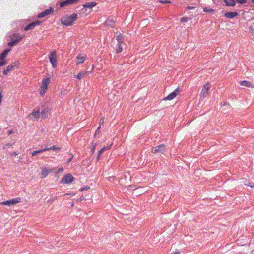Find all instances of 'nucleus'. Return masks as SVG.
I'll return each mask as SVG.
<instances>
[{"mask_svg": "<svg viewBox=\"0 0 254 254\" xmlns=\"http://www.w3.org/2000/svg\"><path fill=\"white\" fill-rule=\"evenodd\" d=\"M159 2L161 3H163V4L170 3H171L170 1H169V0H165V1L160 0Z\"/></svg>", "mask_w": 254, "mask_h": 254, "instance_id": "nucleus-35", "label": "nucleus"}, {"mask_svg": "<svg viewBox=\"0 0 254 254\" xmlns=\"http://www.w3.org/2000/svg\"><path fill=\"white\" fill-rule=\"evenodd\" d=\"M48 111H49V109H48V108H47V107H44L42 109L41 112V116L42 118H45L46 117L47 114V113L48 112Z\"/></svg>", "mask_w": 254, "mask_h": 254, "instance_id": "nucleus-17", "label": "nucleus"}, {"mask_svg": "<svg viewBox=\"0 0 254 254\" xmlns=\"http://www.w3.org/2000/svg\"><path fill=\"white\" fill-rule=\"evenodd\" d=\"M44 151H45L44 149H40V150H36V151H34L33 152H32L31 154H32V156H35L38 153H41Z\"/></svg>", "mask_w": 254, "mask_h": 254, "instance_id": "nucleus-29", "label": "nucleus"}, {"mask_svg": "<svg viewBox=\"0 0 254 254\" xmlns=\"http://www.w3.org/2000/svg\"><path fill=\"white\" fill-rule=\"evenodd\" d=\"M252 1L254 4V0H252Z\"/></svg>", "mask_w": 254, "mask_h": 254, "instance_id": "nucleus-46", "label": "nucleus"}, {"mask_svg": "<svg viewBox=\"0 0 254 254\" xmlns=\"http://www.w3.org/2000/svg\"><path fill=\"white\" fill-rule=\"evenodd\" d=\"M129 188L130 190H135V187L134 186L130 185L129 186Z\"/></svg>", "mask_w": 254, "mask_h": 254, "instance_id": "nucleus-38", "label": "nucleus"}, {"mask_svg": "<svg viewBox=\"0 0 254 254\" xmlns=\"http://www.w3.org/2000/svg\"><path fill=\"white\" fill-rule=\"evenodd\" d=\"M77 59L78 60V62L77 63V65L83 63L85 60V58L83 56L80 55L78 56L77 57Z\"/></svg>", "mask_w": 254, "mask_h": 254, "instance_id": "nucleus-22", "label": "nucleus"}, {"mask_svg": "<svg viewBox=\"0 0 254 254\" xmlns=\"http://www.w3.org/2000/svg\"><path fill=\"white\" fill-rule=\"evenodd\" d=\"M188 8L189 9H192V8H193V7H188Z\"/></svg>", "mask_w": 254, "mask_h": 254, "instance_id": "nucleus-43", "label": "nucleus"}, {"mask_svg": "<svg viewBox=\"0 0 254 254\" xmlns=\"http://www.w3.org/2000/svg\"><path fill=\"white\" fill-rule=\"evenodd\" d=\"M170 254H180V252L176 251V252H174L173 253H171Z\"/></svg>", "mask_w": 254, "mask_h": 254, "instance_id": "nucleus-39", "label": "nucleus"}, {"mask_svg": "<svg viewBox=\"0 0 254 254\" xmlns=\"http://www.w3.org/2000/svg\"><path fill=\"white\" fill-rule=\"evenodd\" d=\"M74 179V177L70 174L64 176L62 180V182L65 184L71 183Z\"/></svg>", "mask_w": 254, "mask_h": 254, "instance_id": "nucleus-7", "label": "nucleus"}, {"mask_svg": "<svg viewBox=\"0 0 254 254\" xmlns=\"http://www.w3.org/2000/svg\"><path fill=\"white\" fill-rule=\"evenodd\" d=\"M90 72L91 71H81L76 76V78L78 80H81L86 77Z\"/></svg>", "mask_w": 254, "mask_h": 254, "instance_id": "nucleus-13", "label": "nucleus"}, {"mask_svg": "<svg viewBox=\"0 0 254 254\" xmlns=\"http://www.w3.org/2000/svg\"><path fill=\"white\" fill-rule=\"evenodd\" d=\"M227 6H233L235 5V0H223Z\"/></svg>", "mask_w": 254, "mask_h": 254, "instance_id": "nucleus-18", "label": "nucleus"}, {"mask_svg": "<svg viewBox=\"0 0 254 254\" xmlns=\"http://www.w3.org/2000/svg\"><path fill=\"white\" fill-rule=\"evenodd\" d=\"M165 147H166V146L164 144H161V145L157 146L155 147L152 148V152L153 153H163V151L165 150Z\"/></svg>", "mask_w": 254, "mask_h": 254, "instance_id": "nucleus-6", "label": "nucleus"}, {"mask_svg": "<svg viewBox=\"0 0 254 254\" xmlns=\"http://www.w3.org/2000/svg\"><path fill=\"white\" fill-rule=\"evenodd\" d=\"M124 45V43H117V48L116 49V53H119L122 51L123 50V46Z\"/></svg>", "mask_w": 254, "mask_h": 254, "instance_id": "nucleus-19", "label": "nucleus"}, {"mask_svg": "<svg viewBox=\"0 0 254 254\" xmlns=\"http://www.w3.org/2000/svg\"><path fill=\"white\" fill-rule=\"evenodd\" d=\"M56 51L55 50H53L51 52L50 55L49 56L50 61L54 68H55L56 66Z\"/></svg>", "mask_w": 254, "mask_h": 254, "instance_id": "nucleus-5", "label": "nucleus"}, {"mask_svg": "<svg viewBox=\"0 0 254 254\" xmlns=\"http://www.w3.org/2000/svg\"><path fill=\"white\" fill-rule=\"evenodd\" d=\"M64 169L63 168H60L58 170L57 172L58 173H61L63 171Z\"/></svg>", "mask_w": 254, "mask_h": 254, "instance_id": "nucleus-37", "label": "nucleus"}, {"mask_svg": "<svg viewBox=\"0 0 254 254\" xmlns=\"http://www.w3.org/2000/svg\"><path fill=\"white\" fill-rule=\"evenodd\" d=\"M110 146H108V147H103V148H102L99 152V154H98V155L97 157V160H99L100 159V155L103 153V152L105 150H107V149H110Z\"/></svg>", "mask_w": 254, "mask_h": 254, "instance_id": "nucleus-20", "label": "nucleus"}, {"mask_svg": "<svg viewBox=\"0 0 254 254\" xmlns=\"http://www.w3.org/2000/svg\"><path fill=\"white\" fill-rule=\"evenodd\" d=\"M8 72L6 70V69H5L3 71V74L4 75H6Z\"/></svg>", "mask_w": 254, "mask_h": 254, "instance_id": "nucleus-40", "label": "nucleus"}, {"mask_svg": "<svg viewBox=\"0 0 254 254\" xmlns=\"http://www.w3.org/2000/svg\"><path fill=\"white\" fill-rule=\"evenodd\" d=\"M50 80L49 78H45L42 80L41 86V89L40 91V93L41 95H43L46 92L47 89V86L48 84L50 83Z\"/></svg>", "mask_w": 254, "mask_h": 254, "instance_id": "nucleus-2", "label": "nucleus"}, {"mask_svg": "<svg viewBox=\"0 0 254 254\" xmlns=\"http://www.w3.org/2000/svg\"><path fill=\"white\" fill-rule=\"evenodd\" d=\"M10 50V49H6L4 50V51L0 54V61L3 60L5 59V58L7 56L8 53Z\"/></svg>", "mask_w": 254, "mask_h": 254, "instance_id": "nucleus-16", "label": "nucleus"}, {"mask_svg": "<svg viewBox=\"0 0 254 254\" xmlns=\"http://www.w3.org/2000/svg\"><path fill=\"white\" fill-rule=\"evenodd\" d=\"M84 189H85L84 188L81 189V191H83Z\"/></svg>", "mask_w": 254, "mask_h": 254, "instance_id": "nucleus-45", "label": "nucleus"}, {"mask_svg": "<svg viewBox=\"0 0 254 254\" xmlns=\"http://www.w3.org/2000/svg\"><path fill=\"white\" fill-rule=\"evenodd\" d=\"M77 19V14H72L70 15H65L62 17L61 19V23L66 26H70L72 24L73 21H75Z\"/></svg>", "mask_w": 254, "mask_h": 254, "instance_id": "nucleus-1", "label": "nucleus"}, {"mask_svg": "<svg viewBox=\"0 0 254 254\" xmlns=\"http://www.w3.org/2000/svg\"><path fill=\"white\" fill-rule=\"evenodd\" d=\"M238 3L244 4L246 2V0H235Z\"/></svg>", "mask_w": 254, "mask_h": 254, "instance_id": "nucleus-33", "label": "nucleus"}, {"mask_svg": "<svg viewBox=\"0 0 254 254\" xmlns=\"http://www.w3.org/2000/svg\"><path fill=\"white\" fill-rule=\"evenodd\" d=\"M44 149V151H51L52 150H54V151H56V150H60V148L58 147H56V146H52L51 147L45 148Z\"/></svg>", "mask_w": 254, "mask_h": 254, "instance_id": "nucleus-25", "label": "nucleus"}, {"mask_svg": "<svg viewBox=\"0 0 254 254\" xmlns=\"http://www.w3.org/2000/svg\"><path fill=\"white\" fill-rule=\"evenodd\" d=\"M40 110L38 109L37 110H34L31 113H30L28 115V118L30 119H37L40 116Z\"/></svg>", "mask_w": 254, "mask_h": 254, "instance_id": "nucleus-9", "label": "nucleus"}, {"mask_svg": "<svg viewBox=\"0 0 254 254\" xmlns=\"http://www.w3.org/2000/svg\"><path fill=\"white\" fill-rule=\"evenodd\" d=\"M11 133H12V131H9V134H11Z\"/></svg>", "mask_w": 254, "mask_h": 254, "instance_id": "nucleus-44", "label": "nucleus"}, {"mask_svg": "<svg viewBox=\"0 0 254 254\" xmlns=\"http://www.w3.org/2000/svg\"><path fill=\"white\" fill-rule=\"evenodd\" d=\"M104 122V117H103L101 119V120L100 121V126H99V127L97 128V129L96 130L95 134L98 133V131H99L101 125H103Z\"/></svg>", "mask_w": 254, "mask_h": 254, "instance_id": "nucleus-31", "label": "nucleus"}, {"mask_svg": "<svg viewBox=\"0 0 254 254\" xmlns=\"http://www.w3.org/2000/svg\"><path fill=\"white\" fill-rule=\"evenodd\" d=\"M40 23H41V22L40 21H36L34 22H32V23L29 24V25H28L27 26H26L25 27L24 29L26 31H27V30H29L30 29H32L36 26L39 25Z\"/></svg>", "mask_w": 254, "mask_h": 254, "instance_id": "nucleus-12", "label": "nucleus"}, {"mask_svg": "<svg viewBox=\"0 0 254 254\" xmlns=\"http://www.w3.org/2000/svg\"><path fill=\"white\" fill-rule=\"evenodd\" d=\"M18 42V40H14L13 39H11V41L9 42L8 44V46L10 47H12L14 45H16Z\"/></svg>", "mask_w": 254, "mask_h": 254, "instance_id": "nucleus-27", "label": "nucleus"}, {"mask_svg": "<svg viewBox=\"0 0 254 254\" xmlns=\"http://www.w3.org/2000/svg\"><path fill=\"white\" fill-rule=\"evenodd\" d=\"M79 0H67L65 1H63L60 3V5L61 7H64L65 6H68L70 4H73L77 1H78Z\"/></svg>", "mask_w": 254, "mask_h": 254, "instance_id": "nucleus-11", "label": "nucleus"}, {"mask_svg": "<svg viewBox=\"0 0 254 254\" xmlns=\"http://www.w3.org/2000/svg\"><path fill=\"white\" fill-rule=\"evenodd\" d=\"M188 20V17H183L181 19V21L182 22H187Z\"/></svg>", "mask_w": 254, "mask_h": 254, "instance_id": "nucleus-34", "label": "nucleus"}, {"mask_svg": "<svg viewBox=\"0 0 254 254\" xmlns=\"http://www.w3.org/2000/svg\"><path fill=\"white\" fill-rule=\"evenodd\" d=\"M11 38L14 40H18L19 42L22 38V37H21L19 34H14Z\"/></svg>", "mask_w": 254, "mask_h": 254, "instance_id": "nucleus-26", "label": "nucleus"}, {"mask_svg": "<svg viewBox=\"0 0 254 254\" xmlns=\"http://www.w3.org/2000/svg\"><path fill=\"white\" fill-rule=\"evenodd\" d=\"M116 40L118 42V43H123V37L121 35H119L116 37Z\"/></svg>", "mask_w": 254, "mask_h": 254, "instance_id": "nucleus-28", "label": "nucleus"}, {"mask_svg": "<svg viewBox=\"0 0 254 254\" xmlns=\"http://www.w3.org/2000/svg\"><path fill=\"white\" fill-rule=\"evenodd\" d=\"M72 158H70L69 159H68L67 160V163H69L72 160Z\"/></svg>", "mask_w": 254, "mask_h": 254, "instance_id": "nucleus-42", "label": "nucleus"}, {"mask_svg": "<svg viewBox=\"0 0 254 254\" xmlns=\"http://www.w3.org/2000/svg\"><path fill=\"white\" fill-rule=\"evenodd\" d=\"M210 88V84L207 83L204 85L201 91L200 96L201 97H206L208 93V91Z\"/></svg>", "mask_w": 254, "mask_h": 254, "instance_id": "nucleus-4", "label": "nucleus"}, {"mask_svg": "<svg viewBox=\"0 0 254 254\" xmlns=\"http://www.w3.org/2000/svg\"><path fill=\"white\" fill-rule=\"evenodd\" d=\"M16 65V64L15 63H12L11 65L8 66L6 68V70L9 72L10 71H11L14 66H15Z\"/></svg>", "mask_w": 254, "mask_h": 254, "instance_id": "nucleus-30", "label": "nucleus"}, {"mask_svg": "<svg viewBox=\"0 0 254 254\" xmlns=\"http://www.w3.org/2000/svg\"><path fill=\"white\" fill-rule=\"evenodd\" d=\"M238 15L236 12H228L225 13V16L228 18H233Z\"/></svg>", "mask_w": 254, "mask_h": 254, "instance_id": "nucleus-15", "label": "nucleus"}, {"mask_svg": "<svg viewBox=\"0 0 254 254\" xmlns=\"http://www.w3.org/2000/svg\"><path fill=\"white\" fill-rule=\"evenodd\" d=\"M96 5V3L95 2H92L86 3L85 5H83V6L84 7L91 8L93 7H94Z\"/></svg>", "mask_w": 254, "mask_h": 254, "instance_id": "nucleus-21", "label": "nucleus"}, {"mask_svg": "<svg viewBox=\"0 0 254 254\" xmlns=\"http://www.w3.org/2000/svg\"><path fill=\"white\" fill-rule=\"evenodd\" d=\"M48 170L46 169H43L41 172V177L45 178L48 175Z\"/></svg>", "mask_w": 254, "mask_h": 254, "instance_id": "nucleus-24", "label": "nucleus"}, {"mask_svg": "<svg viewBox=\"0 0 254 254\" xmlns=\"http://www.w3.org/2000/svg\"><path fill=\"white\" fill-rule=\"evenodd\" d=\"M240 84L244 86H246L248 87H252V84L247 81H243L240 83Z\"/></svg>", "mask_w": 254, "mask_h": 254, "instance_id": "nucleus-23", "label": "nucleus"}, {"mask_svg": "<svg viewBox=\"0 0 254 254\" xmlns=\"http://www.w3.org/2000/svg\"><path fill=\"white\" fill-rule=\"evenodd\" d=\"M6 61H0V66H3L6 64Z\"/></svg>", "mask_w": 254, "mask_h": 254, "instance_id": "nucleus-36", "label": "nucleus"}, {"mask_svg": "<svg viewBox=\"0 0 254 254\" xmlns=\"http://www.w3.org/2000/svg\"><path fill=\"white\" fill-rule=\"evenodd\" d=\"M53 11H54L53 8H50L49 9H47L45 11L40 13L38 15V17L39 18H43V17H45L46 16L52 13Z\"/></svg>", "mask_w": 254, "mask_h": 254, "instance_id": "nucleus-8", "label": "nucleus"}, {"mask_svg": "<svg viewBox=\"0 0 254 254\" xmlns=\"http://www.w3.org/2000/svg\"><path fill=\"white\" fill-rule=\"evenodd\" d=\"M104 24L107 26L113 27L115 25V21L113 18H109L106 20Z\"/></svg>", "mask_w": 254, "mask_h": 254, "instance_id": "nucleus-14", "label": "nucleus"}, {"mask_svg": "<svg viewBox=\"0 0 254 254\" xmlns=\"http://www.w3.org/2000/svg\"><path fill=\"white\" fill-rule=\"evenodd\" d=\"M203 11L204 12H212L213 11V9H210V8H208L207 7H205L204 9H203Z\"/></svg>", "mask_w": 254, "mask_h": 254, "instance_id": "nucleus-32", "label": "nucleus"}, {"mask_svg": "<svg viewBox=\"0 0 254 254\" xmlns=\"http://www.w3.org/2000/svg\"><path fill=\"white\" fill-rule=\"evenodd\" d=\"M21 201V199L19 197H17L13 199H11L9 200H7L6 201H3L0 203L1 205H7L8 206H12L15 205L18 203H19Z\"/></svg>", "mask_w": 254, "mask_h": 254, "instance_id": "nucleus-3", "label": "nucleus"}, {"mask_svg": "<svg viewBox=\"0 0 254 254\" xmlns=\"http://www.w3.org/2000/svg\"><path fill=\"white\" fill-rule=\"evenodd\" d=\"M179 89H176L174 91H173V92L170 93L166 98H164V99L165 100H171L173 99L177 95V94L179 93Z\"/></svg>", "mask_w": 254, "mask_h": 254, "instance_id": "nucleus-10", "label": "nucleus"}, {"mask_svg": "<svg viewBox=\"0 0 254 254\" xmlns=\"http://www.w3.org/2000/svg\"><path fill=\"white\" fill-rule=\"evenodd\" d=\"M95 149V145H93V148L92 149V151L93 153L94 152Z\"/></svg>", "mask_w": 254, "mask_h": 254, "instance_id": "nucleus-41", "label": "nucleus"}]
</instances>
